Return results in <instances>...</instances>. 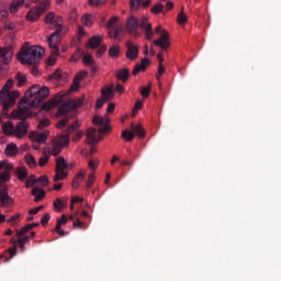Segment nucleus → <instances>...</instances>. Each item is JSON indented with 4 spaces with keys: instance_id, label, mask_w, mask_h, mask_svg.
<instances>
[{
    "instance_id": "1",
    "label": "nucleus",
    "mask_w": 281,
    "mask_h": 281,
    "mask_svg": "<svg viewBox=\"0 0 281 281\" xmlns=\"http://www.w3.org/2000/svg\"><path fill=\"white\" fill-rule=\"evenodd\" d=\"M47 97H49V87L44 86L40 88L34 99H21L18 103V109L12 110V115L14 117L29 119L31 116V110L43 103Z\"/></svg>"
},
{
    "instance_id": "2",
    "label": "nucleus",
    "mask_w": 281,
    "mask_h": 281,
    "mask_svg": "<svg viewBox=\"0 0 281 281\" xmlns=\"http://www.w3.org/2000/svg\"><path fill=\"white\" fill-rule=\"evenodd\" d=\"M79 127L80 122L76 121L69 125V119L61 117L57 123V128L61 130L64 134H61L58 139L54 140L50 155L54 157L60 155L65 146L69 145V134L74 133Z\"/></svg>"
},
{
    "instance_id": "3",
    "label": "nucleus",
    "mask_w": 281,
    "mask_h": 281,
    "mask_svg": "<svg viewBox=\"0 0 281 281\" xmlns=\"http://www.w3.org/2000/svg\"><path fill=\"white\" fill-rule=\"evenodd\" d=\"M14 86L13 79H8L5 85L0 90V106H1V115L3 117L9 116L10 110L15 106L16 100L20 97V91L11 89Z\"/></svg>"
},
{
    "instance_id": "4",
    "label": "nucleus",
    "mask_w": 281,
    "mask_h": 281,
    "mask_svg": "<svg viewBox=\"0 0 281 281\" xmlns=\"http://www.w3.org/2000/svg\"><path fill=\"white\" fill-rule=\"evenodd\" d=\"M92 123L94 125L101 126L99 127V132L98 128L90 127L86 133L87 143L91 146L90 154H95L97 149L94 145L102 140V136H100V134L109 133L110 127L106 123H104V117L100 115H94Z\"/></svg>"
},
{
    "instance_id": "5",
    "label": "nucleus",
    "mask_w": 281,
    "mask_h": 281,
    "mask_svg": "<svg viewBox=\"0 0 281 281\" xmlns=\"http://www.w3.org/2000/svg\"><path fill=\"white\" fill-rule=\"evenodd\" d=\"M53 26H56L57 30L47 37V43L52 56L58 57V55H60V49L58 46L60 45V33H63V16L55 15Z\"/></svg>"
},
{
    "instance_id": "6",
    "label": "nucleus",
    "mask_w": 281,
    "mask_h": 281,
    "mask_svg": "<svg viewBox=\"0 0 281 281\" xmlns=\"http://www.w3.org/2000/svg\"><path fill=\"white\" fill-rule=\"evenodd\" d=\"M45 54V49L41 46H31L22 53L21 64L34 66L41 61V58Z\"/></svg>"
},
{
    "instance_id": "7",
    "label": "nucleus",
    "mask_w": 281,
    "mask_h": 281,
    "mask_svg": "<svg viewBox=\"0 0 281 281\" xmlns=\"http://www.w3.org/2000/svg\"><path fill=\"white\" fill-rule=\"evenodd\" d=\"M82 104H85L83 98H78L76 100L68 101L67 103L59 106L58 116H64L63 119H65V117L69 119V116H67V114H69V112H71L74 110L81 108ZM68 123H69V120H68Z\"/></svg>"
},
{
    "instance_id": "8",
    "label": "nucleus",
    "mask_w": 281,
    "mask_h": 281,
    "mask_svg": "<svg viewBox=\"0 0 281 281\" xmlns=\"http://www.w3.org/2000/svg\"><path fill=\"white\" fill-rule=\"evenodd\" d=\"M68 165L65 160V157L60 156L56 159V168H55V176L53 178L54 182H59L60 180H65L68 176L67 170Z\"/></svg>"
},
{
    "instance_id": "9",
    "label": "nucleus",
    "mask_w": 281,
    "mask_h": 281,
    "mask_svg": "<svg viewBox=\"0 0 281 281\" xmlns=\"http://www.w3.org/2000/svg\"><path fill=\"white\" fill-rule=\"evenodd\" d=\"M135 135H137L139 138H143L145 136V132L143 131L142 124L135 125V123H132V131H122L121 137L125 139L127 143H131L135 138Z\"/></svg>"
},
{
    "instance_id": "10",
    "label": "nucleus",
    "mask_w": 281,
    "mask_h": 281,
    "mask_svg": "<svg viewBox=\"0 0 281 281\" xmlns=\"http://www.w3.org/2000/svg\"><path fill=\"white\" fill-rule=\"evenodd\" d=\"M11 116L13 119H20L22 120L21 122H19L15 126L14 130V136L16 138H23L24 136H26L29 127H30V123L26 121L27 117H21V116H15L13 115V112H11Z\"/></svg>"
},
{
    "instance_id": "11",
    "label": "nucleus",
    "mask_w": 281,
    "mask_h": 281,
    "mask_svg": "<svg viewBox=\"0 0 281 281\" xmlns=\"http://www.w3.org/2000/svg\"><path fill=\"white\" fill-rule=\"evenodd\" d=\"M156 34H161L160 38L154 41V46L160 47L162 50H166L169 47V34L167 31H165L161 25H158L155 29Z\"/></svg>"
},
{
    "instance_id": "12",
    "label": "nucleus",
    "mask_w": 281,
    "mask_h": 281,
    "mask_svg": "<svg viewBox=\"0 0 281 281\" xmlns=\"http://www.w3.org/2000/svg\"><path fill=\"white\" fill-rule=\"evenodd\" d=\"M126 29L130 35H133L135 38L142 36L139 32V20L134 15L130 16L126 22Z\"/></svg>"
},
{
    "instance_id": "13",
    "label": "nucleus",
    "mask_w": 281,
    "mask_h": 281,
    "mask_svg": "<svg viewBox=\"0 0 281 281\" xmlns=\"http://www.w3.org/2000/svg\"><path fill=\"white\" fill-rule=\"evenodd\" d=\"M138 27L145 31V38L150 41L154 36L151 23L148 22L147 16H142L138 21Z\"/></svg>"
},
{
    "instance_id": "14",
    "label": "nucleus",
    "mask_w": 281,
    "mask_h": 281,
    "mask_svg": "<svg viewBox=\"0 0 281 281\" xmlns=\"http://www.w3.org/2000/svg\"><path fill=\"white\" fill-rule=\"evenodd\" d=\"M14 50L12 46L0 47V59L4 65H9L13 59Z\"/></svg>"
},
{
    "instance_id": "15",
    "label": "nucleus",
    "mask_w": 281,
    "mask_h": 281,
    "mask_svg": "<svg viewBox=\"0 0 281 281\" xmlns=\"http://www.w3.org/2000/svg\"><path fill=\"white\" fill-rule=\"evenodd\" d=\"M126 48H127L126 58H127L128 60H135V59H137V57L139 56V47L133 45V42L127 41V42H126Z\"/></svg>"
},
{
    "instance_id": "16",
    "label": "nucleus",
    "mask_w": 281,
    "mask_h": 281,
    "mask_svg": "<svg viewBox=\"0 0 281 281\" xmlns=\"http://www.w3.org/2000/svg\"><path fill=\"white\" fill-rule=\"evenodd\" d=\"M25 7L30 9L32 7L31 2H25V0H13L10 5V13L16 14L19 12V8Z\"/></svg>"
},
{
    "instance_id": "17",
    "label": "nucleus",
    "mask_w": 281,
    "mask_h": 281,
    "mask_svg": "<svg viewBox=\"0 0 281 281\" xmlns=\"http://www.w3.org/2000/svg\"><path fill=\"white\" fill-rule=\"evenodd\" d=\"M0 202L2 206H10L13 204V199L9 195L8 188H3L0 190Z\"/></svg>"
},
{
    "instance_id": "18",
    "label": "nucleus",
    "mask_w": 281,
    "mask_h": 281,
    "mask_svg": "<svg viewBox=\"0 0 281 281\" xmlns=\"http://www.w3.org/2000/svg\"><path fill=\"white\" fill-rule=\"evenodd\" d=\"M149 65H150L149 59L148 58H143L139 64H136L134 66L132 75L133 76L139 75V72L145 71L146 67H148Z\"/></svg>"
},
{
    "instance_id": "19",
    "label": "nucleus",
    "mask_w": 281,
    "mask_h": 281,
    "mask_svg": "<svg viewBox=\"0 0 281 281\" xmlns=\"http://www.w3.org/2000/svg\"><path fill=\"white\" fill-rule=\"evenodd\" d=\"M47 132L41 133V132H32L30 134V138L32 142H37L40 144H45L47 142Z\"/></svg>"
},
{
    "instance_id": "20",
    "label": "nucleus",
    "mask_w": 281,
    "mask_h": 281,
    "mask_svg": "<svg viewBox=\"0 0 281 281\" xmlns=\"http://www.w3.org/2000/svg\"><path fill=\"white\" fill-rule=\"evenodd\" d=\"M41 15L42 14L38 12V10L35 7H33L26 13V21L31 23L37 22V20L41 19Z\"/></svg>"
},
{
    "instance_id": "21",
    "label": "nucleus",
    "mask_w": 281,
    "mask_h": 281,
    "mask_svg": "<svg viewBox=\"0 0 281 281\" xmlns=\"http://www.w3.org/2000/svg\"><path fill=\"white\" fill-rule=\"evenodd\" d=\"M19 154V147L15 143H10L4 149V155L7 157H15Z\"/></svg>"
},
{
    "instance_id": "22",
    "label": "nucleus",
    "mask_w": 281,
    "mask_h": 281,
    "mask_svg": "<svg viewBox=\"0 0 281 281\" xmlns=\"http://www.w3.org/2000/svg\"><path fill=\"white\" fill-rule=\"evenodd\" d=\"M2 131L7 136L15 135V126L11 121L4 122L2 124Z\"/></svg>"
},
{
    "instance_id": "23",
    "label": "nucleus",
    "mask_w": 281,
    "mask_h": 281,
    "mask_svg": "<svg viewBox=\"0 0 281 281\" xmlns=\"http://www.w3.org/2000/svg\"><path fill=\"white\" fill-rule=\"evenodd\" d=\"M52 2L49 0H42L40 1L38 5H35L38 13L42 15L49 10Z\"/></svg>"
},
{
    "instance_id": "24",
    "label": "nucleus",
    "mask_w": 281,
    "mask_h": 281,
    "mask_svg": "<svg viewBox=\"0 0 281 281\" xmlns=\"http://www.w3.org/2000/svg\"><path fill=\"white\" fill-rule=\"evenodd\" d=\"M32 195L35 196L34 201L38 202L45 198V190L41 189L40 187H34L32 189Z\"/></svg>"
},
{
    "instance_id": "25",
    "label": "nucleus",
    "mask_w": 281,
    "mask_h": 281,
    "mask_svg": "<svg viewBox=\"0 0 281 281\" xmlns=\"http://www.w3.org/2000/svg\"><path fill=\"white\" fill-rule=\"evenodd\" d=\"M41 90V86L36 85L31 87L26 92L25 97L30 98V100L36 99V95H38V91Z\"/></svg>"
},
{
    "instance_id": "26",
    "label": "nucleus",
    "mask_w": 281,
    "mask_h": 281,
    "mask_svg": "<svg viewBox=\"0 0 281 281\" xmlns=\"http://www.w3.org/2000/svg\"><path fill=\"white\" fill-rule=\"evenodd\" d=\"M85 170H80L75 179L72 180V189H78L80 187V182L85 180Z\"/></svg>"
},
{
    "instance_id": "27",
    "label": "nucleus",
    "mask_w": 281,
    "mask_h": 281,
    "mask_svg": "<svg viewBox=\"0 0 281 281\" xmlns=\"http://www.w3.org/2000/svg\"><path fill=\"white\" fill-rule=\"evenodd\" d=\"M130 76L131 71L128 70V68H123L116 74V78L123 82H126Z\"/></svg>"
},
{
    "instance_id": "28",
    "label": "nucleus",
    "mask_w": 281,
    "mask_h": 281,
    "mask_svg": "<svg viewBox=\"0 0 281 281\" xmlns=\"http://www.w3.org/2000/svg\"><path fill=\"white\" fill-rule=\"evenodd\" d=\"M101 98L104 99V101H109L113 99V88L112 87H105L101 90Z\"/></svg>"
},
{
    "instance_id": "29",
    "label": "nucleus",
    "mask_w": 281,
    "mask_h": 281,
    "mask_svg": "<svg viewBox=\"0 0 281 281\" xmlns=\"http://www.w3.org/2000/svg\"><path fill=\"white\" fill-rule=\"evenodd\" d=\"M60 102V99L56 100V99H53L48 102H45L42 106V109L46 112L48 111H52L54 108H56Z\"/></svg>"
},
{
    "instance_id": "30",
    "label": "nucleus",
    "mask_w": 281,
    "mask_h": 281,
    "mask_svg": "<svg viewBox=\"0 0 281 281\" xmlns=\"http://www.w3.org/2000/svg\"><path fill=\"white\" fill-rule=\"evenodd\" d=\"M19 239H18V245L20 246V250L22 252H25L26 250V244L29 243L30 240V236L29 235H23V236H18Z\"/></svg>"
},
{
    "instance_id": "31",
    "label": "nucleus",
    "mask_w": 281,
    "mask_h": 281,
    "mask_svg": "<svg viewBox=\"0 0 281 281\" xmlns=\"http://www.w3.org/2000/svg\"><path fill=\"white\" fill-rule=\"evenodd\" d=\"M101 43H102V36L95 35L90 38L88 45L90 46V48L95 49V48L100 47Z\"/></svg>"
},
{
    "instance_id": "32",
    "label": "nucleus",
    "mask_w": 281,
    "mask_h": 281,
    "mask_svg": "<svg viewBox=\"0 0 281 281\" xmlns=\"http://www.w3.org/2000/svg\"><path fill=\"white\" fill-rule=\"evenodd\" d=\"M49 157H52V153L49 150H47V151L44 150L43 156L40 157L38 166L45 167V165H47V161H49Z\"/></svg>"
},
{
    "instance_id": "33",
    "label": "nucleus",
    "mask_w": 281,
    "mask_h": 281,
    "mask_svg": "<svg viewBox=\"0 0 281 281\" xmlns=\"http://www.w3.org/2000/svg\"><path fill=\"white\" fill-rule=\"evenodd\" d=\"M33 229V224H26L25 226L16 229V236H27L26 234Z\"/></svg>"
},
{
    "instance_id": "34",
    "label": "nucleus",
    "mask_w": 281,
    "mask_h": 281,
    "mask_svg": "<svg viewBox=\"0 0 281 281\" xmlns=\"http://www.w3.org/2000/svg\"><path fill=\"white\" fill-rule=\"evenodd\" d=\"M21 222V213H15L10 218L7 220V223L13 226L19 225Z\"/></svg>"
},
{
    "instance_id": "35",
    "label": "nucleus",
    "mask_w": 281,
    "mask_h": 281,
    "mask_svg": "<svg viewBox=\"0 0 281 281\" xmlns=\"http://www.w3.org/2000/svg\"><path fill=\"white\" fill-rule=\"evenodd\" d=\"M109 56L111 58L120 57V45H112L109 49Z\"/></svg>"
},
{
    "instance_id": "36",
    "label": "nucleus",
    "mask_w": 281,
    "mask_h": 281,
    "mask_svg": "<svg viewBox=\"0 0 281 281\" xmlns=\"http://www.w3.org/2000/svg\"><path fill=\"white\" fill-rule=\"evenodd\" d=\"M82 56H85V52L80 48L76 49L74 55L70 57V63H76V61L80 60V58H82Z\"/></svg>"
},
{
    "instance_id": "37",
    "label": "nucleus",
    "mask_w": 281,
    "mask_h": 281,
    "mask_svg": "<svg viewBox=\"0 0 281 281\" xmlns=\"http://www.w3.org/2000/svg\"><path fill=\"white\" fill-rule=\"evenodd\" d=\"M16 176L19 180H25L29 177V171L26 168H19L16 170Z\"/></svg>"
},
{
    "instance_id": "38",
    "label": "nucleus",
    "mask_w": 281,
    "mask_h": 281,
    "mask_svg": "<svg viewBox=\"0 0 281 281\" xmlns=\"http://www.w3.org/2000/svg\"><path fill=\"white\" fill-rule=\"evenodd\" d=\"M18 87H23L27 82V78L25 75L18 72L16 74Z\"/></svg>"
},
{
    "instance_id": "39",
    "label": "nucleus",
    "mask_w": 281,
    "mask_h": 281,
    "mask_svg": "<svg viewBox=\"0 0 281 281\" xmlns=\"http://www.w3.org/2000/svg\"><path fill=\"white\" fill-rule=\"evenodd\" d=\"M25 160L30 168L36 167V159H34V155L32 154L25 155Z\"/></svg>"
},
{
    "instance_id": "40",
    "label": "nucleus",
    "mask_w": 281,
    "mask_h": 281,
    "mask_svg": "<svg viewBox=\"0 0 281 281\" xmlns=\"http://www.w3.org/2000/svg\"><path fill=\"white\" fill-rule=\"evenodd\" d=\"M150 90H151V86H142L140 87V95L144 98V99H147L149 97V93H150Z\"/></svg>"
},
{
    "instance_id": "41",
    "label": "nucleus",
    "mask_w": 281,
    "mask_h": 281,
    "mask_svg": "<svg viewBox=\"0 0 281 281\" xmlns=\"http://www.w3.org/2000/svg\"><path fill=\"white\" fill-rule=\"evenodd\" d=\"M55 19H56V13H54V12H48V13H46V15H45V23H46V24H52V25H54Z\"/></svg>"
},
{
    "instance_id": "42",
    "label": "nucleus",
    "mask_w": 281,
    "mask_h": 281,
    "mask_svg": "<svg viewBox=\"0 0 281 281\" xmlns=\"http://www.w3.org/2000/svg\"><path fill=\"white\" fill-rule=\"evenodd\" d=\"M81 21L85 26L91 27V25H93V21H91V14H85L81 18Z\"/></svg>"
},
{
    "instance_id": "43",
    "label": "nucleus",
    "mask_w": 281,
    "mask_h": 281,
    "mask_svg": "<svg viewBox=\"0 0 281 281\" xmlns=\"http://www.w3.org/2000/svg\"><path fill=\"white\" fill-rule=\"evenodd\" d=\"M4 169L5 171H11L13 170V165L9 164L7 160H1L0 161V171Z\"/></svg>"
},
{
    "instance_id": "44",
    "label": "nucleus",
    "mask_w": 281,
    "mask_h": 281,
    "mask_svg": "<svg viewBox=\"0 0 281 281\" xmlns=\"http://www.w3.org/2000/svg\"><path fill=\"white\" fill-rule=\"evenodd\" d=\"M177 21L179 23V25H184L188 21V18L186 15V13L183 11H181L178 16H177Z\"/></svg>"
},
{
    "instance_id": "45",
    "label": "nucleus",
    "mask_w": 281,
    "mask_h": 281,
    "mask_svg": "<svg viewBox=\"0 0 281 281\" xmlns=\"http://www.w3.org/2000/svg\"><path fill=\"white\" fill-rule=\"evenodd\" d=\"M11 180L10 170H5L0 173V183L1 182H8Z\"/></svg>"
},
{
    "instance_id": "46",
    "label": "nucleus",
    "mask_w": 281,
    "mask_h": 281,
    "mask_svg": "<svg viewBox=\"0 0 281 281\" xmlns=\"http://www.w3.org/2000/svg\"><path fill=\"white\" fill-rule=\"evenodd\" d=\"M82 63L86 66H92L93 64H95V61L93 60V57L91 55H83Z\"/></svg>"
},
{
    "instance_id": "47",
    "label": "nucleus",
    "mask_w": 281,
    "mask_h": 281,
    "mask_svg": "<svg viewBox=\"0 0 281 281\" xmlns=\"http://www.w3.org/2000/svg\"><path fill=\"white\" fill-rule=\"evenodd\" d=\"M162 10H164L162 3L158 2V3H156V4L151 8V13H153V14H159V13L162 12Z\"/></svg>"
},
{
    "instance_id": "48",
    "label": "nucleus",
    "mask_w": 281,
    "mask_h": 281,
    "mask_svg": "<svg viewBox=\"0 0 281 281\" xmlns=\"http://www.w3.org/2000/svg\"><path fill=\"white\" fill-rule=\"evenodd\" d=\"M93 182H95V175L92 172L88 175L87 189L93 188Z\"/></svg>"
},
{
    "instance_id": "49",
    "label": "nucleus",
    "mask_w": 281,
    "mask_h": 281,
    "mask_svg": "<svg viewBox=\"0 0 281 281\" xmlns=\"http://www.w3.org/2000/svg\"><path fill=\"white\" fill-rule=\"evenodd\" d=\"M104 3H106V0H89L90 7L93 8L104 5Z\"/></svg>"
},
{
    "instance_id": "50",
    "label": "nucleus",
    "mask_w": 281,
    "mask_h": 281,
    "mask_svg": "<svg viewBox=\"0 0 281 281\" xmlns=\"http://www.w3.org/2000/svg\"><path fill=\"white\" fill-rule=\"evenodd\" d=\"M109 36L110 38L119 40V42H122V37L117 35V31H115L113 27L110 29Z\"/></svg>"
},
{
    "instance_id": "51",
    "label": "nucleus",
    "mask_w": 281,
    "mask_h": 281,
    "mask_svg": "<svg viewBox=\"0 0 281 281\" xmlns=\"http://www.w3.org/2000/svg\"><path fill=\"white\" fill-rule=\"evenodd\" d=\"M36 182L43 184L44 187H47V183H49V179H47V176L43 175L38 179H36Z\"/></svg>"
},
{
    "instance_id": "52",
    "label": "nucleus",
    "mask_w": 281,
    "mask_h": 281,
    "mask_svg": "<svg viewBox=\"0 0 281 281\" xmlns=\"http://www.w3.org/2000/svg\"><path fill=\"white\" fill-rule=\"evenodd\" d=\"M35 182H36V177L32 176L26 179L25 186H26V188H32V187H34Z\"/></svg>"
},
{
    "instance_id": "53",
    "label": "nucleus",
    "mask_w": 281,
    "mask_h": 281,
    "mask_svg": "<svg viewBox=\"0 0 281 281\" xmlns=\"http://www.w3.org/2000/svg\"><path fill=\"white\" fill-rule=\"evenodd\" d=\"M49 220H52V215H49V213H45L41 220L42 226H46L47 223H49Z\"/></svg>"
},
{
    "instance_id": "54",
    "label": "nucleus",
    "mask_w": 281,
    "mask_h": 281,
    "mask_svg": "<svg viewBox=\"0 0 281 281\" xmlns=\"http://www.w3.org/2000/svg\"><path fill=\"white\" fill-rule=\"evenodd\" d=\"M140 3H142V0H131L130 7L132 10H137Z\"/></svg>"
},
{
    "instance_id": "55",
    "label": "nucleus",
    "mask_w": 281,
    "mask_h": 281,
    "mask_svg": "<svg viewBox=\"0 0 281 281\" xmlns=\"http://www.w3.org/2000/svg\"><path fill=\"white\" fill-rule=\"evenodd\" d=\"M49 124H50L49 119H43L40 121L38 128L43 130V128L49 126Z\"/></svg>"
},
{
    "instance_id": "56",
    "label": "nucleus",
    "mask_w": 281,
    "mask_h": 281,
    "mask_svg": "<svg viewBox=\"0 0 281 281\" xmlns=\"http://www.w3.org/2000/svg\"><path fill=\"white\" fill-rule=\"evenodd\" d=\"M55 210L60 211L63 209V200L60 198H57L53 203Z\"/></svg>"
},
{
    "instance_id": "57",
    "label": "nucleus",
    "mask_w": 281,
    "mask_h": 281,
    "mask_svg": "<svg viewBox=\"0 0 281 281\" xmlns=\"http://www.w3.org/2000/svg\"><path fill=\"white\" fill-rule=\"evenodd\" d=\"M142 108H143V101H142V100H137V101L135 102V108H134V110H133L134 115L137 114V112H138L139 110H142Z\"/></svg>"
},
{
    "instance_id": "58",
    "label": "nucleus",
    "mask_w": 281,
    "mask_h": 281,
    "mask_svg": "<svg viewBox=\"0 0 281 281\" xmlns=\"http://www.w3.org/2000/svg\"><path fill=\"white\" fill-rule=\"evenodd\" d=\"M119 18L117 16H112L109 21H108V29L111 30L113 29V26L115 25V23L117 22Z\"/></svg>"
},
{
    "instance_id": "59",
    "label": "nucleus",
    "mask_w": 281,
    "mask_h": 281,
    "mask_svg": "<svg viewBox=\"0 0 281 281\" xmlns=\"http://www.w3.org/2000/svg\"><path fill=\"white\" fill-rule=\"evenodd\" d=\"M52 79L60 80L63 79V74L60 72V69H56L54 74L52 75Z\"/></svg>"
},
{
    "instance_id": "60",
    "label": "nucleus",
    "mask_w": 281,
    "mask_h": 281,
    "mask_svg": "<svg viewBox=\"0 0 281 281\" xmlns=\"http://www.w3.org/2000/svg\"><path fill=\"white\" fill-rule=\"evenodd\" d=\"M43 210V205H38L36 207H33L29 211V214L30 215H36L38 214V212H41Z\"/></svg>"
},
{
    "instance_id": "61",
    "label": "nucleus",
    "mask_w": 281,
    "mask_h": 281,
    "mask_svg": "<svg viewBox=\"0 0 281 281\" xmlns=\"http://www.w3.org/2000/svg\"><path fill=\"white\" fill-rule=\"evenodd\" d=\"M106 52V45H102L98 50H97V58H100L104 53Z\"/></svg>"
},
{
    "instance_id": "62",
    "label": "nucleus",
    "mask_w": 281,
    "mask_h": 281,
    "mask_svg": "<svg viewBox=\"0 0 281 281\" xmlns=\"http://www.w3.org/2000/svg\"><path fill=\"white\" fill-rule=\"evenodd\" d=\"M106 102V100H104L103 98H99L98 100H97V103H95V109L97 110H100V109H102V106H104V103Z\"/></svg>"
},
{
    "instance_id": "63",
    "label": "nucleus",
    "mask_w": 281,
    "mask_h": 281,
    "mask_svg": "<svg viewBox=\"0 0 281 281\" xmlns=\"http://www.w3.org/2000/svg\"><path fill=\"white\" fill-rule=\"evenodd\" d=\"M87 75H88V72H87V70H82V71H80L77 76H76V80H79V81H82V79H85V78H87Z\"/></svg>"
},
{
    "instance_id": "64",
    "label": "nucleus",
    "mask_w": 281,
    "mask_h": 281,
    "mask_svg": "<svg viewBox=\"0 0 281 281\" xmlns=\"http://www.w3.org/2000/svg\"><path fill=\"white\" fill-rule=\"evenodd\" d=\"M165 72V67L162 66V64L159 65L158 67V75L156 76L157 79H159Z\"/></svg>"
}]
</instances>
